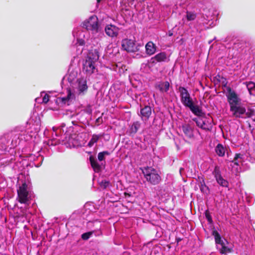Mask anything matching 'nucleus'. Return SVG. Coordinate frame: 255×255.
I'll return each instance as SVG.
<instances>
[{
	"label": "nucleus",
	"mask_w": 255,
	"mask_h": 255,
	"mask_svg": "<svg viewBox=\"0 0 255 255\" xmlns=\"http://www.w3.org/2000/svg\"><path fill=\"white\" fill-rule=\"evenodd\" d=\"M226 96L232 117L235 118L247 119V110L236 92L230 87H227Z\"/></svg>",
	"instance_id": "nucleus-1"
},
{
	"label": "nucleus",
	"mask_w": 255,
	"mask_h": 255,
	"mask_svg": "<svg viewBox=\"0 0 255 255\" xmlns=\"http://www.w3.org/2000/svg\"><path fill=\"white\" fill-rule=\"evenodd\" d=\"M72 89L67 90L66 97H58L56 99V103L60 106L70 104V101L76 99L78 96L84 95L88 90L87 80L84 78L76 79L75 83L71 86Z\"/></svg>",
	"instance_id": "nucleus-2"
},
{
	"label": "nucleus",
	"mask_w": 255,
	"mask_h": 255,
	"mask_svg": "<svg viewBox=\"0 0 255 255\" xmlns=\"http://www.w3.org/2000/svg\"><path fill=\"white\" fill-rule=\"evenodd\" d=\"M82 27L86 30H78V31H86L89 33L90 31L95 38L102 39L104 36L102 27L99 23L97 16L93 15L90 16L82 23Z\"/></svg>",
	"instance_id": "nucleus-3"
},
{
	"label": "nucleus",
	"mask_w": 255,
	"mask_h": 255,
	"mask_svg": "<svg viewBox=\"0 0 255 255\" xmlns=\"http://www.w3.org/2000/svg\"><path fill=\"white\" fill-rule=\"evenodd\" d=\"M53 132L52 134V138L48 141V144L50 145H55L61 143L65 145L67 147L72 148L78 146L79 143L72 136H69L68 140H64L60 137L59 133L61 132V128L59 127H53Z\"/></svg>",
	"instance_id": "nucleus-4"
},
{
	"label": "nucleus",
	"mask_w": 255,
	"mask_h": 255,
	"mask_svg": "<svg viewBox=\"0 0 255 255\" xmlns=\"http://www.w3.org/2000/svg\"><path fill=\"white\" fill-rule=\"evenodd\" d=\"M74 36H75V34L77 36V43L75 45L72 47L73 50H76V55H79L82 54L83 51L85 46H88V45L90 43V34L86 31H77L76 32L74 30L73 32Z\"/></svg>",
	"instance_id": "nucleus-5"
},
{
	"label": "nucleus",
	"mask_w": 255,
	"mask_h": 255,
	"mask_svg": "<svg viewBox=\"0 0 255 255\" xmlns=\"http://www.w3.org/2000/svg\"><path fill=\"white\" fill-rule=\"evenodd\" d=\"M33 192L32 191L30 183L24 181L17 190V199L19 202L28 205L29 202L33 198Z\"/></svg>",
	"instance_id": "nucleus-6"
},
{
	"label": "nucleus",
	"mask_w": 255,
	"mask_h": 255,
	"mask_svg": "<svg viewBox=\"0 0 255 255\" xmlns=\"http://www.w3.org/2000/svg\"><path fill=\"white\" fill-rule=\"evenodd\" d=\"M99 58V51L97 49L90 51L83 64V71L89 75L95 73L96 71V64Z\"/></svg>",
	"instance_id": "nucleus-7"
},
{
	"label": "nucleus",
	"mask_w": 255,
	"mask_h": 255,
	"mask_svg": "<svg viewBox=\"0 0 255 255\" xmlns=\"http://www.w3.org/2000/svg\"><path fill=\"white\" fill-rule=\"evenodd\" d=\"M142 173L146 181L152 185L158 184L161 181V177L158 171L151 167H144L142 169Z\"/></svg>",
	"instance_id": "nucleus-8"
},
{
	"label": "nucleus",
	"mask_w": 255,
	"mask_h": 255,
	"mask_svg": "<svg viewBox=\"0 0 255 255\" xmlns=\"http://www.w3.org/2000/svg\"><path fill=\"white\" fill-rule=\"evenodd\" d=\"M109 154L110 153L107 151L99 152L98 154V159L100 162H98L97 160L93 157H90L89 160L95 172H99L104 168L105 164V156L109 155Z\"/></svg>",
	"instance_id": "nucleus-9"
},
{
	"label": "nucleus",
	"mask_w": 255,
	"mask_h": 255,
	"mask_svg": "<svg viewBox=\"0 0 255 255\" xmlns=\"http://www.w3.org/2000/svg\"><path fill=\"white\" fill-rule=\"evenodd\" d=\"M212 235L214 237L216 244L217 249L221 254H226L230 252V250L226 246L225 243L227 241L225 240L222 239L220 235L216 230L212 231Z\"/></svg>",
	"instance_id": "nucleus-10"
},
{
	"label": "nucleus",
	"mask_w": 255,
	"mask_h": 255,
	"mask_svg": "<svg viewBox=\"0 0 255 255\" xmlns=\"http://www.w3.org/2000/svg\"><path fill=\"white\" fill-rule=\"evenodd\" d=\"M246 156L241 153H237L234 159L231 161L230 166L232 167V170L234 172L238 173L240 172L241 166L245 162Z\"/></svg>",
	"instance_id": "nucleus-11"
},
{
	"label": "nucleus",
	"mask_w": 255,
	"mask_h": 255,
	"mask_svg": "<svg viewBox=\"0 0 255 255\" xmlns=\"http://www.w3.org/2000/svg\"><path fill=\"white\" fill-rule=\"evenodd\" d=\"M140 45L136 42L134 38L133 39L125 38L122 41V48L128 52H135L139 50Z\"/></svg>",
	"instance_id": "nucleus-12"
},
{
	"label": "nucleus",
	"mask_w": 255,
	"mask_h": 255,
	"mask_svg": "<svg viewBox=\"0 0 255 255\" xmlns=\"http://www.w3.org/2000/svg\"><path fill=\"white\" fill-rule=\"evenodd\" d=\"M196 124L197 126L202 129L210 130L212 127L211 121L205 117H198L193 120Z\"/></svg>",
	"instance_id": "nucleus-13"
},
{
	"label": "nucleus",
	"mask_w": 255,
	"mask_h": 255,
	"mask_svg": "<svg viewBox=\"0 0 255 255\" xmlns=\"http://www.w3.org/2000/svg\"><path fill=\"white\" fill-rule=\"evenodd\" d=\"M178 91L180 93L181 101L185 106L187 107L193 102L190 95L186 88L180 87L178 88Z\"/></svg>",
	"instance_id": "nucleus-14"
},
{
	"label": "nucleus",
	"mask_w": 255,
	"mask_h": 255,
	"mask_svg": "<svg viewBox=\"0 0 255 255\" xmlns=\"http://www.w3.org/2000/svg\"><path fill=\"white\" fill-rule=\"evenodd\" d=\"M119 29L117 26L108 24L105 27V31L106 34L110 37H116L119 34Z\"/></svg>",
	"instance_id": "nucleus-15"
},
{
	"label": "nucleus",
	"mask_w": 255,
	"mask_h": 255,
	"mask_svg": "<svg viewBox=\"0 0 255 255\" xmlns=\"http://www.w3.org/2000/svg\"><path fill=\"white\" fill-rule=\"evenodd\" d=\"M151 114V107L148 106L141 109L140 116L143 121H147Z\"/></svg>",
	"instance_id": "nucleus-16"
},
{
	"label": "nucleus",
	"mask_w": 255,
	"mask_h": 255,
	"mask_svg": "<svg viewBox=\"0 0 255 255\" xmlns=\"http://www.w3.org/2000/svg\"><path fill=\"white\" fill-rule=\"evenodd\" d=\"M170 84L168 82H159L155 84V87L161 93L167 92L169 89Z\"/></svg>",
	"instance_id": "nucleus-17"
},
{
	"label": "nucleus",
	"mask_w": 255,
	"mask_h": 255,
	"mask_svg": "<svg viewBox=\"0 0 255 255\" xmlns=\"http://www.w3.org/2000/svg\"><path fill=\"white\" fill-rule=\"evenodd\" d=\"M182 129L185 136L192 138L194 136L193 128L189 124H184L182 126Z\"/></svg>",
	"instance_id": "nucleus-18"
},
{
	"label": "nucleus",
	"mask_w": 255,
	"mask_h": 255,
	"mask_svg": "<svg viewBox=\"0 0 255 255\" xmlns=\"http://www.w3.org/2000/svg\"><path fill=\"white\" fill-rule=\"evenodd\" d=\"M167 55L165 52H162L156 54L155 56L151 58V61L153 63L161 62L166 61L167 60Z\"/></svg>",
	"instance_id": "nucleus-19"
},
{
	"label": "nucleus",
	"mask_w": 255,
	"mask_h": 255,
	"mask_svg": "<svg viewBox=\"0 0 255 255\" xmlns=\"http://www.w3.org/2000/svg\"><path fill=\"white\" fill-rule=\"evenodd\" d=\"M215 152L220 157H223L227 152V148L221 143H219L215 147Z\"/></svg>",
	"instance_id": "nucleus-20"
},
{
	"label": "nucleus",
	"mask_w": 255,
	"mask_h": 255,
	"mask_svg": "<svg viewBox=\"0 0 255 255\" xmlns=\"http://www.w3.org/2000/svg\"><path fill=\"white\" fill-rule=\"evenodd\" d=\"M156 49V47L152 41H149L146 43L145 45V50L147 54L149 55L153 54L155 52Z\"/></svg>",
	"instance_id": "nucleus-21"
},
{
	"label": "nucleus",
	"mask_w": 255,
	"mask_h": 255,
	"mask_svg": "<svg viewBox=\"0 0 255 255\" xmlns=\"http://www.w3.org/2000/svg\"><path fill=\"white\" fill-rule=\"evenodd\" d=\"M187 107H188L192 112L198 117H200L202 114V110L197 105H194L193 102Z\"/></svg>",
	"instance_id": "nucleus-22"
},
{
	"label": "nucleus",
	"mask_w": 255,
	"mask_h": 255,
	"mask_svg": "<svg viewBox=\"0 0 255 255\" xmlns=\"http://www.w3.org/2000/svg\"><path fill=\"white\" fill-rule=\"evenodd\" d=\"M77 73L75 72H71L69 74L67 79L70 83L71 84V86L75 83L76 80Z\"/></svg>",
	"instance_id": "nucleus-23"
},
{
	"label": "nucleus",
	"mask_w": 255,
	"mask_h": 255,
	"mask_svg": "<svg viewBox=\"0 0 255 255\" xmlns=\"http://www.w3.org/2000/svg\"><path fill=\"white\" fill-rule=\"evenodd\" d=\"M245 84L251 95L254 94L253 92L255 91V83L253 82H246Z\"/></svg>",
	"instance_id": "nucleus-24"
},
{
	"label": "nucleus",
	"mask_w": 255,
	"mask_h": 255,
	"mask_svg": "<svg viewBox=\"0 0 255 255\" xmlns=\"http://www.w3.org/2000/svg\"><path fill=\"white\" fill-rule=\"evenodd\" d=\"M140 127V123L139 122H134L131 126L130 131L131 133H135Z\"/></svg>",
	"instance_id": "nucleus-25"
},
{
	"label": "nucleus",
	"mask_w": 255,
	"mask_h": 255,
	"mask_svg": "<svg viewBox=\"0 0 255 255\" xmlns=\"http://www.w3.org/2000/svg\"><path fill=\"white\" fill-rule=\"evenodd\" d=\"M102 136V135L93 134L91 139L88 143V146L90 147L92 146L95 143H96L99 139Z\"/></svg>",
	"instance_id": "nucleus-26"
},
{
	"label": "nucleus",
	"mask_w": 255,
	"mask_h": 255,
	"mask_svg": "<svg viewBox=\"0 0 255 255\" xmlns=\"http://www.w3.org/2000/svg\"><path fill=\"white\" fill-rule=\"evenodd\" d=\"M246 117L247 118H255V106H252L247 110Z\"/></svg>",
	"instance_id": "nucleus-27"
},
{
	"label": "nucleus",
	"mask_w": 255,
	"mask_h": 255,
	"mask_svg": "<svg viewBox=\"0 0 255 255\" xmlns=\"http://www.w3.org/2000/svg\"><path fill=\"white\" fill-rule=\"evenodd\" d=\"M217 183L221 186L225 187H227L229 185V183L227 180L224 179L222 176H221L216 179Z\"/></svg>",
	"instance_id": "nucleus-28"
},
{
	"label": "nucleus",
	"mask_w": 255,
	"mask_h": 255,
	"mask_svg": "<svg viewBox=\"0 0 255 255\" xmlns=\"http://www.w3.org/2000/svg\"><path fill=\"white\" fill-rule=\"evenodd\" d=\"M186 17L188 20L191 21L195 19L196 15L193 12L187 11L186 13Z\"/></svg>",
	"instance_id": "nucleus-29"
},
{
	"label": "nucleus",
	"mask_w": 255,
	"mask_h": 255,
	"mask_svg": "<svg viewBox=\"0 0 255 255\" xmlns=\"http://www.w3.org/2000/svg\"><path fill=\"white\" fill-rule=\"evenodd\" d=\"M213 174L214 175L216 179L222 176L219 167L216 166L213 172Z\"/></svg>",
	"instance_id": "nucleus-30"
},
{
	"label": "nucleus",
	"mask_w": 255,
	"mask_h": 255,
	"mask_svg": "<svg viewBox=\"0 0 255 255\" xmlns=\"http://www.w3.org/2000/svg\"><path fill=\"white\" fill-rule=\"evenodd\" d=\"M94 233V231H91L84 233L82 235L81 238L84 240H87L92 236Z\"/></svg>",
	"instance_id": "nucleus-31"
},
{
	"label": "nucleus",
	"mask_w": 255,
	"mask_h": 255,
	"mask_svg": "<svg viewBox=\"0 0 255 255\" xmlns=\"http://www.w3.org/2000/svg\"><path fill=\"white\" fill-rule=\"evenodd\" d=\"M200 190L202 192L205 193H206L209 190L208 187L205 185L204 181L201 184Z\"/></svg>",
	"instance_id": "nucleus-32"
},
{
	"label": "nucleus",
	"mask_w": 255,
	"mask_h": 255,
	"mask_svg": "<svg viewBox=\"0 0 255 255\" xmlns=\"http://www.w3.org/2000/svg\"><path fill=\"white\" fill-rule=\"evenodd\" d=\"M110 182L108 181L103 180L101 182L100 185L101 188L106 189L109 185Z\"/></svg>",
	"instance_id": "nucleus-33"
},
{
	"label": "nucleus",
	"mask_w": 255,
	"mask_h": 255,
	"mask_svg": "<svg viewBox=\"0 0 255 255\" xmlns=\"http://www.w3.org/2000/svg\"><path fill=\"white\" fill-rule=\"evenodd\" d=\"M49 101V96L47 94H45L42 98V103H47Z\"/></svg>",
	"instance_id": "nucleus-34"
},
{
	"label": "nucleus",
	"mask_w": 255,
	"mask_h": 255,
	"mask_svg": "<svg viewBox=\"0 0 255 255\" xmlns=\"http://www.w3.org/2000/svg\"><path fill=\"white\" fill-rule=\"evenodd\" d=\"M205 216L209 222L211 223L212 222V218L207 212L205 213Z\"/></svg>",
	"instance_id": "nucleus-35"
},
{
	"label": "nucleus",
	"mask_w": 255,
	"mask_h": 255,
	"mask_svg": "<svg viewBox=\"0 0 255 255\" xmlns=\"http://www.w3.org/2000/svg\"><path fill=\"white\" fill-rule=\"evenodd\" d=\"M35 101L37 103H40V98H37L35 99Z\"/></svg>",
	"instance_id": "nucleus-36"
},
{
	"label": "nucleus",
	"mask_w": 255,
	"mask_h": 255,
	"mask_svg": "<svg viewBox=\"0 0 255 255\" xmlns=\"http://www.w3.org/2000/svg\"><path fill=\"white\" fill-rule=\"evenodd\" d=\"M101 1V0H97V7H98V3Z\"/></svg>",
	"instance_id": "nucleus-37"
},
{
	"label": "nucleus",
	"mask_w": 255,
	"mask_h": 255,
	"mask_svg": "<svg viewBox=\"0 0 255 255\" xmlns=\"http://www.w3.org/2000/svg\"><path fill=\"white\" fill-rule=\"evenodd\" d=\"M172 34H172V33L170 32H169V33H168V35H169V36H172Z\"/></svg>",
	"instance_id": "nucleus-38"
},
{
	"label": "nucleus",
	"mask_w": 255,
	"mask_h": 255,
	"mask_svg": "<svg viewBox=\"0 0 255 255\" xmlns=\"http://www.w3.org/2000/svg\"><path fill=\"white\" fill-rule=\"evenodd\" d=\"M99 120H100V118H98V119H97L96 122L98 123L99 122Z\"/></svg>",
	"instance_id": "nucleus-39"
},
{
	"label": "nucleus",
	"mask_w": 255,
	"mask_h": 255,
	"mask_svg": "<svg viewBox=\"0 0 255 255\" xmlns=\"http://www.w3.org/2000/svg\"><path fill=\"white\" fill-rule=\"evenodd\" d=\"M43 94H44V92H43L41 93V96Z\"/></svg>",
	"instance_id": "nucleus-40"
},
{
	"label": "nucleus",
	"mask_w": 255,
	"mask_h": 255,
	"mask_svg": "<svg viewBox=\"0 0 255 255\" xmlns=\"http://www.w3.org/2000/svg\"><path fill=\"white\" fill-rule=\"evenodd\" d=\"M64 138H66V135L65 134H64Z\"/></svg>",
	"instance_id": "nucleus-41"
},
{
	"label": "nucleus",
	"mask_w": 255,
	"mask_h": 255,
	"mask_svg": "<svg viewBox=\"0 0 255 255\" xmlns=\"http://www.w3.org/2000/svg\"><path fill=\"white\" fill-rule=\"evenodd\" d=\"M88 206V204H86V206H85V208H86Z\"/></svg>",
	"instance_id": "nucleus-42"
}]
</instances>
